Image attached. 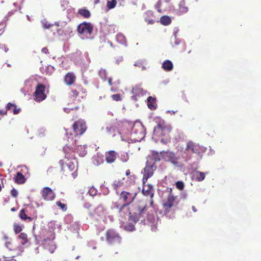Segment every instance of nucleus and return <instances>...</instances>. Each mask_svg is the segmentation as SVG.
Returning a JSON list of instances; mask_svg holds the SVG:
<instances>
[{"label": "nucleus", "instance_id": "1", "mask_svg": "<svg viewBox=\"0 0 261 261\" xmlns=\"http://www.w3.org/2000/svg\"><path fill=\"white\" fill-rule=\"evenodd\" d=\"M138 194L137 190H133L130 191H123L119 194V199L122 200L124 203L120 205L118 202L113 203V208L118 210V213L121 216H125L128 214L129 215V220L136 223L140 218L145 220L148 218V212L146 208V202L144 200L138 201L134 207L135 212H131L129 207V204L135 200Z\"/></svg>", "mask_w": 261, "mask_h": 261}, {"label": "nucleus", "instance_id": "2", "mask_svg": "<svg viewBox=\"0 0 261 261\" xmlns=\"http://www.w3.org/2000/svg\"><path fill=\"white\" fill-rule=\"evenodd\" d=\"M171 131V128L168 126L164 120H160L158 122L157 125L154 128L153 136L157 137H165V141L164 139H161L162 142L165 143L169 141V133Z\"/></svg>", "mask_w": 261, "mask_h": 261}, {"label": "nucleus", "instance_id": "3", "mask_svg": "<svg viewBox=\"0 0 261 261\" xmlns=\"http://www.w3.org/2000/svg\"><path fill=\"white\" fill-rule=\"evenodd\" d=\"M201 147L198 144L189 141L187 143L185 149L182 153V157L186 160H190L192 154L199 153Z\"/></svg>", "mask_w": 261, "mask_h": 261}, {"label": "nucleus", "instance_id": "4", "mask_svg": "<svg viewBox=\"0 0 261 261\" xmlns=\"http://www.w3.org/2000/svg\"><path fill=\"white\" fill-rule=\"evenodd\" d=\"M132 135L136 141H141L145 136V127L142 123L135 122L132 128Z\"/></svg>", "mask_w": 261, "mask_h": 261}, {"label": "nucleus", "instance_id": "5", "mask_svg": "<svg viewBox=\"0 0 261 261\" xmlns=\"http://www.w3.org/2000/svg\"><path fill=\"white\" fill-rule=\"evenodd\" d=\"M86 95V90L81 85H76L71 90L70 98L73 100H78L84 98Z\"/></svg>", "mask_w": 261, "mask_h": 261}, {"label": "nucleus", "instance_id": "6", "mask_svg": "<svg viewBox=\"0 0 261 261\" xmlns=\"http://www.w3.org/2000/svg\"><path fill=\"white\" fill-rule=\"evenodd\" d=\"M45 92L46 86L42 84H38L34 93V96H35L34 99L39 102L44 100L47 97Z\"/></svg>", "mask_w": 261, "mask_h": 261}, {"label": "nucleus", "instance_id": "7", "mask_svg": "<svg viewBox=\"0 0 261 261\" xmlns=\"http://www.w3.org/2000/svg\"><path fill=\"white\" fill-rule=\"evenodd\" d=\"M72 127L76 135H82L87 128L86 122L82 119L75 121Z\"/></svg>", "mask_w": 261, "mask_h": 261}, {"label": "nucleus", "instance_id": "8", "mask_svg": "<svg viewBox=\"0 0 261 261\" xmlns=\"http://www.w3.org/2000/svg\"><path fill=\"white\" fill-rule=\"evenodd\" d=\"M107 241L110 244L120 243L121 238L119 234L112 229H108L106 233Z\"/></svg>", "mask_w": 261, "mask_h": 261}, {"label": "nucleus", "instance_id": "9", "mask_svg": "<svg viewBox=\"0 0 261 261\" xmlns=\"http://www.w3.org/2000/svg\"><path fill=\"white\" fill-rule=\"evenodd\" d=\"M156 169V166L154 163L150 164L148 161H147L146 165L144 168L143 183L146 182L147 179L153 175L154 171Z\"/></svg>", "mask_w": 261, "mask_h": 261}, {"label": "nucleus", "instance_id": "10", "mask_svg": "<svg viewBox=\"0 0 261 261\" xmlns=\"http://www.w3.org/2000/svg\"><path fill=\"white\" fill-rule=\"evenodd\" d=\"M93 30V27L90 22H83L77 26V31L80 34L91 35Z\"/></svg>", "mask_w": 261, "mask_h": 261}, {"label": "nucleus", "instance_id": "11", "mask_svg": "<svg viewBox=\"0 0 261 261\" xmlns=\"http://www.w3.org/2000/svg\"><path fill=\"white\" fill-rule=\"evenodd\" d=\"M32 84L33 79L29 78L25 81L24 86L21 89V91L24 94L28 95L29 99L31 98V96L32 93Z\"/></svg>", "mask_w": 261, "mask_h": 261}, {"label": "nucleus", "instance_id": "12", "mask_svg": "<svg viewBox=\"0 0 261 261\" xmlns=\"http://www.w3.org/2000/svg\"><path fill=\"white\" fill-rule=\"evenodd\" d=\"M41 195L44 200L47 201L53 200L55 198V194L49 187H45L43 188L41 192Z\"/></svg>", "mask_w": 261, "mask_h": 261}, {"label": "nucleus", "instance_id": "13", "mask_svg": "<svg viewBox=\"0 0 261 261\" xmlns=\"http://www.w3.org/2000/svg\"><path fill=\"white\" fill-rule=\"evenodd\" d=\"M176 197L171 193L168 195L167 201L163 204V207L166 212H169L171 208L173 206L174 202L175 201Z\"/></svg>", "mask_w": 261, "mask_h": 261}, {"label": "nucleus", "instance_id": "14", "mask_svg": "<svg viewBox=\"0 0 261 261\" xmlns=\"http://www.w3.org/2000/svg\"><path fill=\"white\" fill-rule=\"evenodd\" d=\"M117 153L114 150H110L105 153V160L108 163H114L117 157Z\"/></svg>", "mask_w": 261, "mask_h": 261}, {"label": "nucleus", "instance_id": "15", "mask_svg": "<svg viewBox=\"0 0 261 261\" xmlns=\"http://www.w3.org/2000/svg\"><path fill=\"white\" fill-rule=\"evenodd\" d=\"M66 165L70 171H72L75 170V171L72 173L73 177L75 178L77 176V162L75 161H68Z\"/></svg>", "mask_w": 261, "mask_h": 261}, {"label": "nucleus", "instance_id": "16", "mask_svg": "<svg viewBox=\"0 0 261 261\" xmlns=\"http://www.w3.org/2000/svg\"><path fill=\"white\" fill-rule=\"evenodd\" d=\"M132 93L134 94V97H136L137 96H143L146 93V91L144 90L143 88L141 87V85H137L134 87H133L132 89Z\"/></svg>", "mask_w": 261, "mask_h": 261}, {"label": "nucleus", "instance_id": "17", "mask_svg": "<svg viewBox=\"0 0 261 261\" xmlns=\"http://www.w3.org/2000/svg\"><path fill=\"white\" fill-rule=\"evenodd\" d=\"M76 79V76L72 72L67 73L64 79V82L67 85L70 86L73 85Z\"/></svg>", "mask_w": 261, "mask_h": 261}, {"label": "nucleus", "instance_id": "18", "mask_svg": "<svg viewBox=\"0 0 261 261\" xmlns=\"http://www.w3.org/2000/svg\"><path fill=\"white\" fill-rule=\"evenodd\" d=\"M98 75L103 81H106L108 80L110 86H112L113 85L112 79L111 77L107 78V72L105 69H100L98 72Z\"/></svg>", "mask_w": 261, "mask_h": 261}, {"label": "nucleus", "instance_id": "19", "mask_svg": "<svg viewBox=\"0 0 261 261\" xmlns=\"http://www.w3.org/2000/svg\"><path fill=\"white\" fill-rule=\"evenodd\" d=\"M166 156L168 160L174 165L178 164V158L176 156L175 154L172 152H166Z\"/></svg>", "mask_w": 261, "mask_h": 261}, {"label": "nucleus", "instance_id": "20", "mask_svg": "<svg viewBox=\"0 0 261 261\" xmlns=\"http://www.w3.org/2000/svg\"><path fill=\"white\" fill-rule=\"evenodd\" d=\"M147 106L150 110H154L156 108V98L151 96L147 98Z\"/></svg>", "mask_w": 261, "mask_h": 261}, {"label": "nucleus", "instance_id": "21", "mask_svg": "<svg viewBox=\"0 0 261 261\" xmlns=\"http://www.w3.org/2000/svg\"><path fill=\"white\" fill-rule=\"evenodd\" d=\"M162 67L166 71H170L173 68V63L171 61L166 60L163 62Z\"/></svg>", "mask_w": 261, "mask_h": 261}, {"label": "nucleus", "instance_id": "22", "mask_svg": "<svg viewBox=\"0 0 261 261\" xmlns=\"http://www.w3.org/2000/svg\"><path fill=\"white\" fill-rule=\"evenodd\" d=\"M188 11V8L184 1H181L179 4V13L183 14Z\"/></svg>", "mask_w": 261, "mask_h": 261}, {"label": "nucleus", "instance_id": "23", "mask_svg": "<svg viewBox=\"0 0 261 261\" xmlns=\"http://www.w3.org/2000/svg\"><path fill=\"white\" fill-rule=\"evenodd\" d=\"M194 176L196 181H201L205 178V173L200 171H195L194 174Z\"/></svg>", "mask_w": 261, "mask_h": 261}, {"label": "nucleus", "instance_id": "24", "mask_svg": "<svg viewBox=\"0 0 261 261\" xmlns=\"http://www.w3.org/2000/svg\"><path fill=\"white\" fill-rule=\"evenodd\" d=\"M103 160L102 157L98 154H96L93 157V163L95 165L98 166L103 163Z\"/></svg>", "mask_w": 261, "mask_h": 261}, {"label": "nucleus", "instance_id": "25", "mask_svg": "<svg viewBox=\"0 0 261 261\" xmlns=\"http://www.w3.org/2000/svg\"><path fill=\"white\" fill-rule=\"evenodd\" d=\"M124 179V178H123L121 180H118V181L115 180L113 182V183L112 185L113 189L116 191V192L117 194H118V190L119 188L122 186V185L124 184V182L123 181V180Z\"/></svg>", "mask_w": 261, "mask_h": 261}, {"label": "nucleus", "instance_id": "26", "mask_svg": "<svg viewBox=\"0 0 261 261\" xmlns=\"http://www.w3.org/2000/svg\"><path fill=\"white\" fill-rule=\"evenodd\" d=\"M160 21L162 24L168 25L171 23V19L169 16L165 15L161 17Z\"/></svg>", "mask_w": 261, "mask_h": 261}, {"label": "nucleus", "instance_id": "27", "mask_svg": "<svg viewBox=\"0 0 261 261\" xmlns=\"http://www.w3.org/2000/svg\"><path fill=\"white\" fill-rule=\"evenodd\" d=\"M15 181L16 183L21 184L24 182L25 178L24 175L20 172H18L15 178Z\"/></svg>", "mask_w": 261, "mask_h": 261}, {"label": "nucleus", "instance_id": "28", "mask_svg": "<svg viewBox=\"0 0 261 261\" xmlns=\"http://www.w3.org/2000/svg\"><path fill=\"white\" fill-rule=\"evenodd\" d=\"M78 13L83 16L84 18H88L90 16V12L87 9H81L79 10Z\"/></svg>", "mask_w": 261, "mask_h": 261}, {"label": "nucleus", "instance_id": "29", "mask_svg": "<svg viewBox=\"0 0 261 261\" xmlns=\"http://www.w3.org/2000/svg\"><path fill=\"white\" fill-rule=\"evenodd\" d=\"M19 217L24 220L31 221L32 220V218L30 217L27 216L25 213L24 209H22L19 214Z\"/></svg>", "mask_w": 261, "mask_h": 261}, {"label": "nucleus", "instance_id": "30", "mask_svg": "<svg viewBox=\"0 0 261 261\" xmlns=\"http://www.w3.org/2000/svg\"><path fill=\"white\" fill-rule=\"evenodd\" d=\"M85 207L88 211V214L90 216H93L94 214V208L92 207V205L87 203L85 204Z\"/></svg>", "mask_w": 261, "mask_h": 261}, {"label": "nucleus", "instance_id": "31", "mask_svg": "<svg viewBox=\"0 0 261 261\" xmlns=\"http://www.w3.org/2000/svg\"><path fill=\"white\" fill-rule=\"evenodd\" d=\"M161 152L159 153L158 152L153 151L152 152V158L154 160V162L155 164V162L160 161L161 160Z\"/></svg>", "mask_w": 261, "mask_h": 261}, {"label": "nucleus", "instance_id": "32", "mask_svg": "<svg viewBox=\"0 0 261 261\" xmlns=\"http://www.w3.org/2000/svg\"><path fill=\"white\" fill-rule=\"evenodd\" d=\"M153 189L151 187H149L147 190H145L144 189L142 190V193L145 196H150L151 198H152L153 196V193L152 192Z\"/></svg>", "mask_w": 261, "mask_h": 261}, {"label": "nucleus", "instance_id": "33", "mask_svg": "<svg viewBox=\"0 0 261 261\" xmlns=\"http://www.w3.org/2000/svg\"><path fill=\"white\" fill-rule=\"evenodd\" d=\"M18 238L22 240L21 244L23 245L26 244V243L28 242L27 235L24 232L21 233L19 235Z\"/></svg>", "mask_w": 261, "mask_h": 261}, {"label": "nucleus", "instance_id": "34", "mask_svg": "<svg viewBox=\"0 0 261 261\" xmlns=\"http://www.w3.org/2000/svg\"><path fill=\"white\" fill-rule=\"evenodd\" d=\"M117 4V2L116 0H112L110 1H108L107 2V7L110 9H112L116 6Z\"/></svg>", "mask_w": 261, "mask_h": 261}, {"label": "nucleus", "instance_id": "35", "mask_svg": "<svg viewBox=\"0 0 261 261\" xmlns=\"http://www.w3.org/2000/svg\"><path fill=\"white\" fill-rule=\"evenodd\" d=\"M56 204L63 211H66L67 210L66 204L62 203L60 201L56 202Z\"/></svg>", "mask_w": 261, "mask_h": 261}, {"label": "nucleus", "instance_id": "36", "mask_svg": "<svg viewBox=\"0 0 261 261\" xmlns=\"http://www.w3.org/2000/svg\"><path fill=\"white\" fill-rule=\"evenodd\" d=\"M112 99L114 101H118L122 100L121 95L120 94H115L111 96Z\"/></svg>", "mask_w": 261, "mask_h": 261}, {"label": "nucleus", "instance_id": "37", "mask_svg": "<svg viewBox=\"0 0 261 261\" xmlns=\"http://www.w3.org/2000/svg\"><path fill=\"white\" fill-rule=\"evenodd\" d=\"M14 230L16 233L20 232L22 230V226L16 223L14 224Z\"/></svg>", "mask_w": 261, "mask_h": 261}, {"label": "nucleus", "instance_id": "38", "mask_svg": "<svg viewBox=\"0 0 261 261\" xmlns=\"http://www.w3.org/2000/svg\"><path fill=\"white\" fill-rule=\"evenodd\" d=\"M176 187L178 190H182L184 188V184L181 181H178L176 182Z\"/></svg>", "mask_w": 261, "mask_h": 261}, {"label": "nucleus", "instance_id": "39", "mask_svg": "<svg viewBox=\"0 0 261 261\" xmlns=\"http://www.w3.org/2000/svg\"><path fill=\"white\" fill-rule=\"evenodd\" d=\"M126 230L128 231H133L135 230V226L132 224H128L125 226Z\"/></svg>", "mask_w": 261, "mask_h": 261}, {"label": "nucleus", "instance_id": "40", "mask_svg": "<svg viewBox=\"0 0 261 261\" xmlns=\"http://www.w3.org/2000/svg\"><path fill=\"white\" fill-rule=\"evenodd\" d=\"M162 5V2L161 1H158L156 4L155 5V8L160 12H161V10L160 9Z\"/></svg>", "mask_w": 261, "mask_h": 261}, {"label": "nucleus", "instance_id": "41", "mask_svg": "<svg viewBox=\"0 0 261 261\" xmlns=\"http://www.w3.org/2000/svg\"><path fill=\"white\" fill-rule=\"evenodd\" d=\"M96 190L95 188H91L89 190V192H88V193L90 195H91V196H94V195H95L96 194Z\"/></svg>", "mask_w": 261, "mask_h": 261}, {"label": "nucleus", "instance_id": "42", "mask_svg": "<svg viewBox=\"0 0 261 261\" xmlns=\"http://www.w3.org/2000/svg\"><path fill=\"white\" fill-rule=\"evenodd\" d=\"M11 194L13 197H16L18 195V192L15 189L13 188L11 191Z\"/></svg>", "mask_w": 261, "mask_h": 261}, {"label": "nucleus", "instance_id": "43", "mask_svg": "<svg viewBox=\"0 0 261 261\" xmlns=\"http://www.w3.org/2000/svg\"><path fill=\"white\" fill-rule=\"evenodd\" d=\"M14 109L13 110V113L14 114H18L20 111V108H17L16 106L14 104V106H13Z\"/></svg>", "mask_w": 261, "mask_h": 261}, {"label": "nucleus", "instance_id": "44", "mask_svg": "<svg viewBox=\"0 0 261 261\" xmlns=\"http://www.w3.org/2000/svg\"><path fill=\"white\" fill-rule=\"evenodd\" d=\"M145 21L148 24H153L155 22L154 20L152 19H149L148 18H145Z\"/></svg>", "mask_w": 261, "mask_h": 261}, {"label": "nucleus", "instance_id": "45", "mask_svg": "<svg viewBox=\"0 0 261 261\" xmlns=\"http://www.w3.org/2000/svg\"><path fill=\"white\" fill-rule=\"evenodd\" d=\"M43 27L46 29H49L51 27L53 26V24L48 23L47 21L43 23Z\"/></svg>", "mask_w": 261, "mask_h": 261}, {"label": "nucleus", "instance_id": "46", "mask_svg": "<svg viewBox=\"0 0 261 261\" xmlns=\"http://www.w3.org/2000/svg\"><path fill=\"white\" fill-rule=\"evenodd\" d=\"M14 106V104L13 103H10V102H9L8 104H7V106L6 107V109L7 110H9L11 109V108L12 107H13V106Z\"/></svg>", "mask_w": 261, "mask_h": 261}, {"label": "nucleus", "instance_id": "47", "mask_svg": "<svg viewBox=\"0 0 261 261\" xmlns=\"http://www.w3.org/2000/svg\"><path fill=\"white\" fill-rule=\"evenodd\" d=\"M117 39H120L121 41H122L124 39V37L123 35H121V34H118L117 35Z\"/></svg>", "mask_w": 261, "mask_h": 261}, {"label": "nucleus", "instance_id": "48", "mask_svg": "<svg viewBox=\"0 0 261 261\" xmlns=\"http://www.w3.org/2000/svg\"><path fill=\"white\" fill-rule=\"evenodd\" d=\"M125 174L128 176V178H131L133 176L130 175V171L129 170L126 171Z\"/></svg>", "mask_w": 261, "mask_h": 261}, {"label": "nucleus", "instance_id": "49", "mask_svg": "<svg viewBox=\"0 0 261 261\" xmlns=\"http://www.w3.org/2000/svg\"><path fill=\"white\" fill-rule=\"evenodd\" d=\"M42 52L46 54L48 53V50L46 47H44L42 49Z\"/></svg>", "mask_w": 261, "mask_h": 261}, {"label": "nucleus", "instance_id": "50", "mask_svg": "<svg viewBox=\"0 0 261 261\" xmlns=\"http://www.w3.org/2000/svg\"><path fill=\"white\" fill-rule=\"evenodd\" d=\"M64 161H63V160H60V161H59V164H60V166H61V167L62 169H63V167H63V166H64Z\"/></svg>", "mask_w": 261, "mask_h": 261}, {"label": "nucleus", "instance_id": "51", "mask_svg": "<svg viewBox=\"0 0 261 261\" xmlns=\"http://www.w3.org/2000/svg\"><path fill=\"white\" fill-rule=\"evenodd\" d=\"M177 110L173 111V110H170L168 111V112L171 114H175L177 112Z\"/></svg>", "mask_w": 261, "mask_h": 261}, {"label": "nucleus", "instance_id": "52", "mask_svg": "<svg viewBox=\"0 0 261 261\" xmlns=\"http://www.w3.org/2000/svg\"><path fill=\"white\" fill-rule=\"evenodd\" d=\"M0 46L2 47V48H4V50L5 52H7L8 50V48L5 46L4 44H1Z\"/></svg>", "mask_w": 261, "mask_h": 261}, {"label": "nucleus", "instance_id": "53", "mask_svg": "<svg viewBox=\"0 0 261 261\" xmlns=\"http://www.w3.org/2000/svg\"><path fill=\"white\" fill-rule=\"evenodd\" d=\"M55 249H56V247H55V246L54 245H53V246H52V248H51V250H50V249H49V251H50V252L51 253H53L54 252V250H55Z\"/></svg>", "mask_w": 261, "mask_h": 261}, {"label": "nucleus", "instance_id": "54", "mask_svg": "<svg viewBox=\"0 0 261 261\" xmlns=\"http://www.w3.org/2000/svg\"><path fill=\"white\" fill-rule=\"evenodd\" d=\"M6 112H7L6 111L0 110V114L1 115H4V114H6Z\"/></svg>", "mask_w": 261, "mask_h": 261}, {"label": "nucleus", "instance_id": "55", "mask_svg": "<svg viewBox=\"0 0 261 261\" xmlns=\"http://www.w3.org/2000/svg\"><path fill=\"white\" fill-rule=\"evenodd\" d=\"M192 210L194 212H196L197 211V209L196 208V207L194 206H192Z\"/></svg>", "mask_w": 261, "mask_h": 261}, {"label": "nucleus", "instance_id": "56", "mask_svg": "<svg viewBox=\"0 0 261 261\" xmlns=\"http://www.w3.org/2000/svg\"><path fill=\"white\" fill-rule=\"evenodd\" d=\"M27 19H28V20L29 21H31V16H30L29 15H27Z\"/></svg>", "mask_w": 261, "mask_h": 261}, {"label": "nucleus", "instance_id": "57", "mask_svg": "<svg viewBox=\"0 0 261 261\" xmlns=\"http://www.w3.org/2000/svg\"><path fill=\"white\" fill-rule=\"evenodd\" d=\"M112 128V127H107V128H106V129L107 130V131H108V132H109V131H110V130H111V129Z\"/></svg>", "mask_w": 261, "mask_h": 261}, {"label": "nucleus", "instance_id": "58", "mask_svg": "<svg viewBox=\"0 0 261 261\" xmlns=\"http://www.w3.org/2000/svg\"><path fill=\"white\" fill-rule=\"evenodd\" d=\"M9 261H16V260L14 258H11L10 259H9Z\"/></svg>", "mask_w": 261, "mask_h": 261}, {"label": "nucleus", "instance_id": "59", "mask_svg": "<svg viewBox=\"0 0 261 261\" xmlns=\"http://www.w3.org/2000/svg\"><path fill=\"white\" fill-rule=\"evenodd\" d=\"M99 0H94L95 4H97V3H99Z\"/></svg>", "mask_w": 261, "mask_h": 261}, {"label": "nucleus", "instance_id": "60", "mask_svg": "<svg viewBox=\"0 0 261 261\" xmlns=\"http://www.w3.org/2000/svg\"><path fill=\"white\" fill-rule=\"evenodd\" d=\"M3 32L4 31L2 29H0V35H2L3 33Z\"/></svg>", "mask_w": 261, "mask_h": 261}, {"label": "nucleus", "instance_id": "61", "mask_svg": "<svg viewBox=\"0 0 261 261\" xmlns=\"http://www.w3.org/2000/svg\"><path fill=\"white\" fill-rule=\"evenodd\" d=\"M11 210L12 211H15V208H14V207H13V208H11Z\"/></svg>", "mask_w": 261, "mask_h": 261}, {"label": "nucleus", "instance_id": "62", "mask_svg": "<svg viewBox=\"0 0 261 261\" xmlns=\"http://www.w3.org/2000/svg\"><path fill=\"white\" fill-rule=\"evenodd\" d=\"M4 238H5V239H8V237H7L6 236H5Z\"/></svg>", "mask_w": 261, "mask_h": 261}, {"label": "nucleus", "instance_id": "63", "mask_svg": "<svg viewBox=\"0 0 261 261\" xmlns=\"http://www.w3.org/2000/svg\"><path fill=\"white\" fill-rule=\"evenodd\" d=\"M152 204H153V201H152V200H151V201L150 202V204L152 205Z\"/></svg>", "mask_w": 261, "mask_h": 261}, {"label": "nucleus", "instance_id": "64", "mask_svg": "<svg viewBox=\"0 0 261 261\" xmlns=\"http://www.w3.org/2000/svg\"><path fill=\"white\" fill-rule=\"evenodd\" d=\"M5 261H9V260L6 259V260H5Z\"/></svg>", "mask_w": 261, "mask_h": 261}]
</instances>
